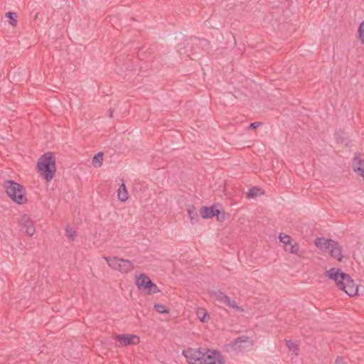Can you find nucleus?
Segmentation results:
<instances>
[{
  "label": "nucleus",
  "instance_id": "f257e3e1",
  "mask_svg": "<svg viewBox=\"0 0 364 364\" xmlns=\"http://www.w3.org/2000/svg\"><path fill=\"white\" fill-rule=\"evenodd\" d=\"M188 364H224L223 356L217 350L188 348L182 351Z\"/></svg>",
  "mask_w": 364,
  "mask_h": 364
},
{
  "label": "nucleus",
  "instance_id": "f03ea898",
  "mask_svg": "<svg viewBox=\"0 0 364 364\" xmlns=\"http://www.w3.org/2000/svg\"><path fill=\"white\" fill-rule=\"evenodd\" d=\"M37 167L41 175L47 181H50L55 173V159L52 152H47L43 154L37 162Z\"/></svg>",
  "mask_w": 364,
  "mask_h": 364
},
{
  "label": "nucleus",
  "instance_id": "7ed1b4c3",
  "mask_svg": "<svg viewBox=\"0 0 364 364\" xmlns=\"http://www.w3.org/2000/svg\"><path fill=\"white\" fill-rule=\"evenodd\" d=\"M7 196L18 204H24L27 202L24 187L13 180H7L4 184Z\"/></svg>",
  "mask_w": 364,
  "mask_h": 364
},
{
  "label": "nucleus",
  "instance_id": "20e7f679",
  "mask_svg": "<svg viewBox=\"0 0 364 364\" xmlns=\"http://www.w3.org/2000/svg\"><path fill=\"white\" fill-rule=\"evenodd\" d=\"M342 284L343 285L339 286L338 289L343 290L349 296L352 297L358 294V287L349 274H346L342 282Z\"/></svg>",
  "mask_w": 364,
  "mask_h": 364
},
{
  "label": "nucleus",
  "instance_id": "39448f33",
  "mask_svg": "<svg viewBox=\"0 0 364 364\" xmlns=\"http://www.w3.org/2000/svg\"><path fill=\"white\" fill-rule=\"evenodd\" d=\"M248 340L249 338L246 336H240L225 346L226 350L228 352L243 351L248 347L245 345V343L249 342Z\"/></svg>",
  "mask_w": 364,
  "mask_h": 364
},
{
  "label": "nucleus",
  "instance_id": "423d86ee",
  "mask_svg": "<svg viewBox=\"0 0 364 364\" xmlns=\"http://www.w3.org/2000/svg\"><path fill=\"white\" fill-rule=\"evenodd\" d=\"M346 273L343 272L339 268H331L328 270H326L325 272V275L328 277L330 279L335 282L337 288L339 286H342V282L343 281L345 277L346 276Z\"/></svg>",
  "mask_w": 364,
  "mask_h": 364
},
{
  "label": "nucleus",
  "instance_id": "0eeeda50",
  "mask_svg": "<svg viewBox=\"0 0 364 364\" xmlns=\"http://www.w3.org/2000/svg\"><path fill=\"white\" fill-rule=\"evenodd\" d=\"M115 341L120 343L122 346H127L130 345H137L140 342V338L138 336L134 334H119L114 337Z\"/></svg>",
  "mask_w": 364,
  "mask_h": 364
},
{
  "label": "nucleus",
  "instance_id": "6e6552de",
  "mask_svg": "<svg viewBox=\"0 0 364 364\" xmlns=\"http://www.w3.org/2000/svg\"><path fill=\"white\" fill-rule=\"evenodd\" d=\"M327 249L331 257L337 259L339 262L342 261L343 248L337 241L331 240V242L329 244V247H327Z\"/></svg>",
  "mask_w": 364,
  "mask_h": 364
},
{
  "label": "nucleus",
  "instance_id": "1a4fd4ad",
  "mask_svg": "<svg viewBox=\"0 0 364 364\" xmlns=\"http://www.w3.org/2000/svg\"><path fill=\"white\" fill-rule=\"evenodd\" d=\"M21 230L24 232L27 235L32 236L35 232L33 220L27 215H23L21 220Z\"/></svg>",
  "mask_w": 364,
  "mask_h": 364
},
{
  "label": "nucleus",
  "instance_id": "9d476101",
  "mask_svg": "<svg viewBox=\"0 0 364 364\" xmlns=\"http://www.w3.org/2000/svg\"><path fill=\"white\" fill-rule=\"evenodd\" d=\"M151 282V279L145 274H140L136 276V285L139 289L146 291L149 287V284Z\"/></svg>",
  "mask_w": 364,
  "mask_h": 364
},
{
  "label": "nucleus",
  "instance_id": "9b49d317",
  "mask_svg": "<svg viewBox=\"0 0 364 364\" xmlns=\"http://www.w3.org/2000/svg\"><path fill=\"white\" fill-rule=\"evenodd\" d=\"M217 206L215 204H213V205L210 206V207H208V206H202L200 208V216L203 218V219H208V218H212L213 217L215 216V214H216V210H217Z\"/></svg>",
  "mask_w": 364,
  "mask_h": 364
},
{
  "label": "nucleus",
  "instance_id": "f8f14e48",
  "mask_svg": "<svg viewBox=\"0 0 364 364\" xmlns=\"http://www.w3.org/2000/svg\"><path fill=\"white\" fill-rule=\"evenodd\" d=\"M353 169L364 178V160L360 158H354Z\"/></svg>",
  "mask_w": 364,
  "mask_h": 364
},
{
  "label": "nucleus",
  "instance_id": "ddd939ff",
  "mask_svg": "<svg viewBox=\"0 0 364 364\" xmlns=\"http://www.w3.org/2000/svg\"><path fill=\"white\" fill-rule=\"evenodd\" d=\"M105 259L107 261V264L114 270L119 271L121 258L117 257H105Z\"/></svg>",
  "mask_w": 364,
  "mask_h": 364
},
{
  "label": "nucleus",
  "instance_id": "4468645a",
  "mask_svg": "<svg viewBox=\"0 0 364 364\" xmlns=\"http://www.w3.org/2000/svg\"><path fill=\"white\" fill-rule=\"evenodd\" d=\"M332 239H326L325 237H317L315 240V245L320 250H328L327 247H329V244H331Z\"/></svg>",
  "mask_w": 364,
  "mask_h": 364
},
{
  "label": "nucleus",
  "instance_id": "2eb2a0df",
  "mask_svg": "<svg viewBox=\"0 0 364 364\" xmlns=\"http://www.w3.org/2000/svg\"><path fill=\"white\" fill-rule=\"evenodd\" d=\"M134 269V266L132 261L129 259H121L119 272L122 273H127Z\"/></svg>",
  "mask_w": 364,
  "mask_h": 364
},
{
  "label": "nucleus",
  "instance_id": "dca6fc26",
  "mask_svg": "<svg viewBox=\"0 0 364 364\" xmlns=\"http://www.w3.org/2000/svg\"><path fill=\"white\" fill-rule=\"evenodd\" d=\"M211 298L214 299L215 301L218 302L225 304V301L228 299V296L221 291H213L210 294Z\"/></svg>",
  "mask_w": 364,
  "mask_h": 364
},
{
  "label": "nucleus",
  "instance_id": "f3484780",
  "mask_svg": "<svg viewBox=\"0 0 364 364\" xmlns=\"http://www.w3.org/2000/svg\"><path fill=\"white\" fill-rule=\"evenodd\" d=\"M188 215L190 219L191 223L193 225L196 224L198 221V215L196 211V208L193 205H191L188 209Z\"/></svg>",
  "mask_w": 364,
  "mask_h": 364
},
{
  "label": "nucleus",
  "instance_id": "a211bd4d",
  "mask_svg": "<svg viewBox=\"0 0 364 364\" xmlns=\"http://www.w3.org/2000/svg\"><path fill=\"white\" fill-rule=\"evenodd\" d=\"M117 196L119 200L122 202H124L128 199V192L124 182L121 184L118 189Z\"/></svg>",
  "mask_w": 364,
  "mask_h": 364
},
{
  "label": "nucleus",
  "instance_id": "6ab92c4d",
  "mask_svg": "<svg viewBox=\"0 0 364 364\" xmlns=\"http://www.w3.org/2000/svg\"><path fill=\"white\" fill-rule=\"evenodd\" d=\"M227 306L230 307V308H232L236 311H240V312H243L244 311V309L239 306L236 301L235 300H232L229 296L228 297V299H226L225 301V304Z\"/></svg>",
  "mask_w": 364,
  "mask_h": 364
},
{
  "label": "nucleus",
  "instance_id": "aec40b11",
  "mask_svg": "<svg viewBox=\"0 0 364 364\" xmlns=\"http://www.w3.org/2000/svg\"><path fill=\"white\" fill-rule=\"evenodd\" d=\"M103 153L98 152L92 159V164L95 167H100L102 164Z\"/></svg>",
  "mask_w": 364,
  "mask_h": 364
},
{
  "label": "nucleus",
  "instance_id": "412c9836",
  "mask_svg": "<svg viewBox=\"0 0 364 364\" xmlns=\"http://www.w3.org/2000/svg\"><path fill=\"white\" fill-rule=\"evenodd\" d=\"M286 346L290 351L293 352L294 355H298L299 348L294 342H293L291 340H288L286 341Z\"/></svg>",
  "mask_w": 364,
  "mask_h": 364
},
{
  "label": "nucleus",
  "instance_id": "4be33fe9",
  "mask_svg": "<svg viewBox=\"0 0 364 364\" xmlns=\"http://www.w3.org/2000/svg\"><path fill=\"white\" fill-rule=\"evenodd\" d=\"M279 239L280 242L284 245V248L289 246V245H291V237L288 235L280 233Z\"/></svg>",
  "mask_w": 364,
  "mask_h": 364
},
{
  "label": "nucleus",
  "instance_id": "5701e85b",
  "mask_svg": "<svg viewBox=\"0 0 364 364\" xmlns=\"http://www.w3.org/2000/svg\"><path fill=\"white\" fill-rule=\"evenodd\" d=\"M285 251L297 255L299 251V245L297 242H294V244L289 245L287 247H285Z\"/></svg>",
  "mask_w": 364,
  "mask_h": 364
},
{
  "label": "nucleus",
  "instance_id": "b1692460",
  "mask_svg": "<svg viewBox=\"0 0 364 364\" xmlns=\"http://www.w3.org/2000/svg\"><path fill=\"white\" fill-rule=\"evenodd\" d=\"M345 135L346 133L342 129H338L335 133V139L336 141V143L341 144L345 140Z\"/></svg>",
  "mask_w": 364,
  "mask_h": 364
},
{
  "label": "nucleus",
  "instance_id": "393cba45",
  "mask_svg": "<svg viewBox=\"0 0 364 364\" xmlns=\"http://www.w3.org/2000/svg\"><path fill=\"white\" fill-rule=\"evenodd\" d=\"M146 291L149 294H152L159 293L161 291L158 286L151 281V282L149 284V287L147 288Z\"/></svg>",
  "mask_w": 364,
  "mask_h": 364
},
{
  "label": "nucleus",
  "instance_id": "a878e982",
  "mask_svg": "<svg viewBox=\"0 0 364 364\" xmlns=\"http://www.w3.org/2000/svg\"><path fill=\"white\" fill-rule=\"evenodd\" d=\"M6 16L10 20L9 23L11 26H15L17 24V15L14 12L9 11L6 14Z\"/></svg>",
  "mask_w": 364,
  "mask_h": 364
},
{
  "label": "nucleus",
  "instance_id": "bb28decb",
  "mask_svg": "<svg viewBox=\"0 0 364 364\" xmlns=\"http://www.w3.org/2000/svg\"><path fill=\"white\" fill-rule=\"evenodd\" d=\"M154 309L156 310L157 313L159 314H168L169 309L163 304H156L154 306Z\"/></svg>",
  "mask_w": 364,
  "mask_h": 364
},
{
  "label": "nucleus",
  "instance_id": "cd10ccee",
  "mask_svg": "<svg viewBox=\"0 0 364 364\" xmlns=\"http://www.w3.org/2000/svg\"><path fill=\"white\" fill-rule=\"evenodd\" d=\"M259 188L256 186H253L248 190L246 196L247 198H255L258 195Z\"/></svg>",
  "mask_w": 364,
  "mask_h": 364
},
{
  "label": "nucleus",
  "instance_id": "c85d7f7f",
  "mask_svg": "<svg viewBox=\"0 0 364 364\" xmlns=\"http://www.w3.org/2000/svg\"><path fill=\"white\" fill-rule=\"evenodd\" d=\"M358 33L359 40L362 43H364V21L360 24Z\"/></svg>",
  "mask_w": 364,
  "mask_h": 364
},
{
  "label": "nucleus",
  "instance_id": "c756f323",
  "mask_svg": "<svg viewBox=\"0 0 364 364\" xmlns=\"http://www.w3.org/2000/svg\"><path fill=\"white\" fill-rule=\"evenodd\" d=\"M215 216L216 217V220L219 222H223L226 219V213L225 212H221L218 209L216 210Z\"/></svg>",
  "mask_w": 364,
  "mask_h": 364
},
{
  "label": "nucleus",
  "instance_id": "7c9ffc66",
  "mask_svg": "<svg viewBox=\"0 0 364 364\" xmlns=\"http://www.w3.org/2000/svg\"><path fill=\"white\" fill-rule=\"evenodd\" d=\"M197 315L201 322L205 321V318L207 315V311H205V309H199L197 311Z\"/></svg>",
  "mask_w": 364,
  "mask_h": 364
},
{
  "label": "nucleus",
  "instance_id": "2f4dec72",
  "mask_svg": "<svg viewBox=\"0 0 364 364\" xmlns=\"http://www.w3.org/2000/svg\"><path fill=\"white\" fill-rule=\"evenodd\" d=\"M66 235L71 239L72 240H74V237L75 235V231L73 228H67L65 229Z\"/></svg>",
  "mask_w": 364,
  "mask_h": 364
},
{
  "label": "nucleus",
  "instance_id": "473e14b6",
  "mask_svg": "<svg viewBox=\"0 0 364 364\" xmlns=\"http://www.w3.org/2000/svg\"><path fill=\"white\" fill-rule=\"evenodd\" d=\"M260 125H261V122H255L251 123L249 126V128L253 129H256V128L259 127Z\"/></svg>",
  "mask_w": 364,
  "mask_h": 364
},
{
  "label": "nucleus",
  "instance_id": "72a5a7b5",
  "mask_svg": "<svg viewBox=\"0 0 364 364\" xmlns=\"http://www.w3.org/2000/svg\"><path fill=\"white\" fill-rule=\"evenodd\" d=\"M109 117H112L113 110L109 109Z\"/></svg>",
  "mask_w": 364,
  "mask_h": 364
}]
</instances>
